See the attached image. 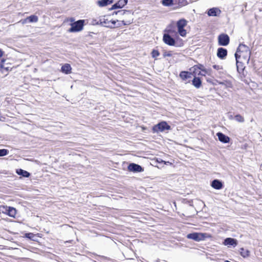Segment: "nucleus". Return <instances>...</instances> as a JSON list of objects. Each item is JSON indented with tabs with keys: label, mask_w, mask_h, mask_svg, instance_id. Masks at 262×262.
<instances>
[{
	"label": "nucleus",
	"mask_w": 262,
	"mask_h": 262,
	"mask_svg": "<svg viewBox=\"0 0 262 262\" xmlns=\"http://www.w3.org/2000/svg\"><path fill=\"white\" fill-rule=\"evenodd\" d=\"M163 56L164 57H166V56H172V54L170 53V52H165L164 54H163Z\"/></svg>",
	"instance_id": "36"
},
{
	"label": "nucleus",
	"mask_w": 262,
	"mask_h": 262,
	"mask_svg": "<svg viewBox=\"0 0 262 262\" xmlns=\"http://www.w3.org/2000/svg\"><path fill=\"white\" fill-rule=\"evenodd\" d=\"M164 42L169 46H174L175 45V40L169 34H165L163 36Z\"/></svg>",
	"instance_id": "9"
},
{
	"label": "nucleus",
	"mask_w": 262,
	"mask_h": 262,
	"mask_svg": "<svg viewBox=\"0 0 262 262\" xmlns=\"http://www.w3.org/2000/svg\"><path fill=\"white\" fill-rule=\"evenodd\" d=\"M132 23L130 20H127L126 22L124 20L119 21L118 20H113L110 15H104L100 16L97 22L94 23V24L100 25L105 27L110 28H118L123 25H129Z\"/></svg>",
	"instance_id": "2"
},
{
	"label": "nucleus",
	"mask_w": 262,
	"mask_h": 262,
	"mask_svg": "<svg viewBox=\"0 0 262 262\" xmlns=\"http://www.w3.org/2000/svg\"><path fill=\"white\" fill-rule=\"evenodd\" d=\"M0 71L6 75L8 71V67H5L4 65L0 64Z\"/></svg>",
	"instance_id": "29"
},
{
	"label": "nucleus",
	"mask_w": 262,
	"mask_h": 262,
	"mask_svg": "<svg viewBox=\"0 0 262 262\" xmlns=\"http://www.w3.org/2000/svg\"><path fill=\"white\" fill-rule=\"evenodd\" d=\"M61 71L66 74H69L72 72V67L70 64L65 63L62 66Z\"/></svg>",
	"instance_id": "13"
},
{
	"label": "nucleus",
	"mask_w": 262,
	"mask_h": 262,
	"mask_svg": "<svg viewBox=\"0 0 262 262\" xmlns=\"http://www.w3.org/2000/svg\"><path fill=\"white\" fill-rule=\"evenodd\" d=\"M187 237L196 242L204 241L207 238L211 237V235L206 233L194 232L187 234Z\"/></svg>",
	"instance_id": "3"
},
{
	"label": "nucleus",
	"mask_w": 262,
	"mask_h": 262,
	"mask_svg": "<svg viewBox=\"0 0 262 262\" xmlns=\"http://www.w3.org/2000/svg\"><path fill=\"white\" fill-rule=\"evenodd\" d=\"M27 21H28V19H27V18H26V19H25L24 20H21L23 24H26L27 22Z\"/></svg>",
	"instance_id": "37"
},
{
	"label": "nucleus",
	"mask_w": 262,
	"mask_h": 262,
	"mask_svg": "<svg viewBox=\"0 0 262 262\" xmlns=\"http://www.w3.org/2000/svg\"><path fill=\"white\" fill-rule=\"evenodd\" d=\"M27 19L30 23H36L38 20V17L34 15L28 17Z\"/></svg>",
	"instance_id": "26"
},
{
	"label": "nucleus",
	"mask_w": 262,
	"mask_h": 262,
	"mask_svg": "<svg viewBox=\"0 0 262 262\" xmlns=\"http://www.w3.org/2000/svg\"><path fill=\"white\" fill-rule=\"evenodd\" d=\"M192 73H193V72L191 71L190 72H186V71H182L180 74V77L183 80H185L187 79L191 78V76L192 75Z\"/></svg>",
	"instance_id": "14"
},
{
	"label": "nucleus",
	"mask_w": 262,
	"mask_h": 262,
	"mask_svg": "<svg viewBox=\"0 0 262 262\" xmlns=\"http://www.w3.org/2000/svg\"><path fill=\"white\" fill-rule=\"evenodd\" d=\"M162 4L164 6H170L173 5V0H162Z\"/></svg>",
	"instance_id": "27"
},
{
	"label": "nucleus",
	"mask_w": 262,
	"mask_h": 262,
	"mask_svg": "<svg viewBox=\"0 0 262 262\" xmlns=\"http://www.w3.org/2000/svg\"><path fill=\"white\" fill-rule=\"evenodd\" d=\"M213 68L216 70L218 71L219 73H223L222 66L220 65H213Z\"/></svg>",
	"instance_id": "32"
},
{
	"label": "nucleus",
	"mask_w": 262,
	"mask_h": 262,
	"mask_svg": "<svg viewBox=\"0 0 262 262\" xmlns=\"http://www.w3.org/2000/svg\"><path fill=\"white\" fill-rule=\"evenodd\" d=\"M159 52L158 50H154L151 52V55L153 58H156L159 55Z\"/></svg>",
	"instance_id": "34"
},
{
	"label": "nucleus",
	"mask_w": 262,
	"mask_h": 262,
	"mask_svg": "<svg viewBox=\"0 0 262 262\" xmlns=\"http://www.w3.org/2000/svg\"><path fill=\"white\" fill-rule=\"evenodd\" d=\"M217 82L219 84L222 85L226 88L232 86V83L230 81L225 80L224 81H217Z\"/></svg>",
	"instance_id": "24"
},
{
	"label": "nucleus",
	"mask_w": 262,
	"mask_h": 262,
	"mask_svg": "<svg viewBox=\"0 0 262 262\" xmlns=\"http://www.w3.org/2000/svg\"><path fill=\"white\" fill-rule=\"evenodd\" d=\"M9 207L7 206H0V212L7 214Z\"/></svg>",
	"instance_id": "28"
},
{
	"label": "nucleus",
	"mask_w": 262,
	"mask_h": 262,
	"mask_svg": "<svg viewBox=\"0 0 262 262\" xmlns=\"http://www.w3.org/2000/svg\"><path fill=\"white\" fill-rule=\"evenodd\" d=\"M186 25L187 21L184 19L179 20L177 23L178 32L182 37H185L186 35V30L184 29Z\"/></svg>",
	"instance_id": "5"
},
{
	"label": "nucleus",
	"mask_w": 262,
	"mask_h": 262,
	"mask_svg": "<svg viewBox=\"0 0 262 262\" xmlns=\"http://www.w3.org/2000/svg\"><path fill=\"white\" fill-rule=\"evenodd\" d=\"M195 75H194V78L192 80V84L196 88H199L201 85L202 82L199 78L195 77Z\"/></svg>",
	"instance_id": "18"
},
{
	"label": "nucleus",
	"mask_w": 262,
	"mask_h": 262,
	"mask_svg": "<svg viewBox=\"0 0 262 262\" xmlns=\"http://www.w3.org/2000/svg\"><path fill=\"white\" fill-rule=\"evenodd\" d=\"M4 54V52L2 50L0 49V58L3 56Z\"/></svg>",
	"instance_id": "38"
},
{
	"label": "nucleus",
	"mask_w": 262,
	"mask_h": 262,
	"mask_svg": "<svg viewBox=\"0 0 262 262\" xmlns=\"http://www.w3.org/2000/svg\"><path fill=\"white\" fill-rule=\"evenodd\" d=\"M201 69H204L202 65L194 66L190 69V71H192L194 75H196L199 73L200 70L201 71Z\"/></svg>",
	"instance_id": "17"
},
{
	"label": "nucleus",
	"mask_w": 262,
	"mask_h": 262,
	"mask_svg": "<svg viewBox=\"0 0 262 262\" xmlns=\"http://www.w3.org/2000/svg\"><path fill=\"white\" fill-rule=\"evenodd\" d=\"M218 41L221 46H227L229 42V37L227 34H222L218 37Z\"/></svg>",
	"instance_id": "7"
},
{
	"label": "nucleus",
	"mask_w": 262,
	"mask_h": 262,
	"mask_svg": "<svg viewBox=\"0 0 262 262\" xmlns=\"http://www.w3.org/2000/svg\"><path fill=\"white\" fill-rule=\"evenodd\" d=\"M16 214V210L12 207H9L7 215L12 217H15Z\"/></svg>",
	"instance_id": "21"
},
{
	"label": "nucleus",
	"mask_w": 262,
	"mask_h": 262,
	"mask_svg": "<svg viewBox=\"0 0 262 262\" xmlns=\"http://www.w3.org/2000/svg\"><path fill=\"white\" fill-rule=\"evenodd\" d=\"M9 151L6 149H0V157L6 156L8 154Z\"/></svg>",
	"instance_id": "33"
},
{
	"label": "nucleus",
	"mask_w": 262,
	"mask_h": 262,
	"mask_svg": "<svg viewBox=\"0 0 262 262\" xmlns=\"http://www.w3.org/2000/svg\"><path fill=\"white\" fill-rule=\"evenodd\" d=\"M113 2V0H101L97 2L98 5L100 7L107 6Z\"/></svg>",
	"instance_id": "23"
},
{
	"label": "nucleus",
	"mask_w": 262,
	"mask_h": 262,
	"mask_svg": "<svg viewBox=\"0 0 262 262\" xmlns=\"http://www.w3.org/2000/svg\"><path fill=\"white\" fill-rule=\"evenodd\" d=\"M227 51L226 49L220 48L217 50V55L221 58H224L227 56Z\"/></svg>",
	"instance_id": "16"
},
{
	"label": "nucleus",
	"mask_w": 262,
	"mask_h": 262,
	"mask_svg": "<svg viewBox=\"0 0 262 262\" xmlns=\"http://www.w3.org/2000/svg\"><path fill=\"white\" fill-rule=\"evenodd\" d=\"M217 12H220V10L216 8H213L210 9L208 11L209 16H216Z\"/></svg>",
	"instance_id": "19"
},
{
	"label": "nucleus",
	"mask_w": 262,
	"mask_h": 262,
	"mask_svg": "<svg viewBox=\"0 0 262 262\" xmlns=\"http://www.w3.org/2000/svg\"><path fill=\"white\" fill-rule=\"evenodd\" d=\"M224 244L228 246H233L235 247L237 245V242L235 239L229 237L225 239Z\"/></svg>",
	"instance_id": "10"
},
{
	"label": "nucleus",
	"mask_w": 262,
	"mask_h": 262,
	"mask_svg": "<svg viewBox=\"0 0 262 262\" xmlns=\"http://www.w3.org/2000/svg\"><path fill=\"white\" fill-rule=\"evenodd\" d=\"M240 254L244 258L248 257L250 255V251L247 249H244L243 248L240 249Z\"/></svg>",
	"instance_id": "22"
},
{
	"label": "nucleus",
	"mask_w": 262,
	"mask_h": 262,
	"mask_svg": "<svg viewBox=\"0 0 262 262\" xmlns=\"http://www.w3.org/2000/svg\"><path fill=\"white\" fill-rule=\"evenodd\" d=\"M128 170L133 172H142L143 168L139 165L132 163L128 166Z\"/></svg>",
	"instance_id": "8"
},
{
	"label": "nucleus",
	"mask_w": 262,
	"mask_h": 262,
	"mask_svg": "<svg viewBox=\"0 0 262 262\" xmlns=\"http://www.w3.org/2000/svg\"><path fill=\"white\" fill-rule=\"evenodd\" d=\"M124 19H125V17H124V19H123V20H124L125 22H126V21H127V20H130V21H132V23L133 22V21H132V19H128V20H125Z\"/></svg>",
	"instance_id": "39"
},
{
	"label": "nucleus",
	"mask_w": 262,
	"mask_h": 262,
	"mask_svg": "<svg viewBox=\"0 0 262 262\" xmlns=\"http://www.w3.org/2000/svg\"><path fill=\"white\" fill-rule=\"evenodd\" d=\"M33 236H34L33 234L32 233H27L26 234V236L29 238H31Z\"/></svg>",
	"instance_id": "35"
},
{
	"label": "nucleus",
	"mask_w": 262,
	"mask_h": 262,
	"mask_svg": "<svg viewBox=\"0 0 262 262\" xmlns=\"http://www.w3.org/2000/svg\"><path fill=\"white\" fill-rule=\"evenodd\" d=\"M226 262H230V261H228V260H226Z\"/></svg>",
	"instance_id": "41"
},
{
	"label": "nucleus",
	"mask_w": 262,
	"mask_h": 262,
	"mask_svg": "<svg viewBox=\"0 0 262 262\" xmlns=\"http://www.w3.org/2000/svg\"><path fill=\"white\" fill-rule=\"evenodd\" d=\"M170 126L165 121H162L152 127V131L154 133L159 132H162L165 130H170Z\"/></svg>",
	"instance_id": "4"
},
{
	"label": "nucleus",
	"mask_w": 262,
	"mask_h": 262,
	"mask_svg": "<svg viewBox=\"0 0 262 262\" xmlns=\"http://www.w3.org/2000/svg\"><path fill=\"white\" fill-rule=\"evenodd\" d=\"M163 162H164V163H165V164H168V163H169V162H165V161H163Z\"/></svg>",
	"instance_id": "40"
},
{
	"label": "nucleus",
	"mask_w": 262,
	"mask_h": 262,
	"mask_svg": "<svg viewBox=\"0 0 262 262\" xmlns=\"http://www.w3.org/2000/svg\"><path fill=\"white\" fill-rule=\"evenodd\" d=\"M234 118L235 120L238 122H243L245 121L244 118L241 115H236Z\"/></svg>",
	"instance_id": "30"
},
{
	"label": "nucleus",
	"mask_w": 262,
	"mask_h": 262,
	"mask_svg": "<svg viewBox=\"0 0 262 262\" xmlns=\"http://www.w3.org/2000/svg\"><path fill=\"white\" fill-rule=\"evenodd\" d=\"M84 20H79L71 24V27L69 30L70 32H79L82 30Z\"/></svg>",
	"instance_id": "6"
},
{
	"label": "nucleus",
	"mask_w": 262,
	"mask_h": 262,
	"mask_svg": "<svg viewBox=\"0 0 262 262\" xmlns=\"http://www.w3.org/2000/svg\"><path fill=\"white\" fill-rule=\"evenodd\" d=\"M116 14H118L120 15H130V13L128 11H125V10H119L117 12H116Z\"/></svg>",
	"instance_id": "31"
},
{
	"label": "nucleus",
	"mask_w": 262,
	"mask_h": 262,
	"mask_svg": "<svg viewBox=\"0 0 262 262\" xmlns=\"http://www.w3.org/2000/svg\"><path fill=\"white\" fill-rule=\"evenodd\" d=\"M250 54L248 47L243 44L239 45L235 54L237 70L238 72L242 71L244 69V65L249 63Z\"/></svg>",
	"instance_id": "1"
},
{
	"label": "nucleus",
	"mask_w": 262,
	"mask_h": 262,
	"mask_svg": "<svg viewBox=\"0 0 262 262\" xmlns=\"http://www.w3.org/2000/svg\"><path fill=\"white\" fill-rule=\"evenodd\" d=\"M211 186L216 189H221L223 186L222 182L218 180H213L211 183Z\"/></svg>",
	"instance_id": "15"
},
{
	"label": "nucleus",
	"mask_w": 262,
	"mask_h": 262,
	"mask_svg": "<svg viewBox=\"0 0 262 262\" xmlns=\"http://www.w3.org/2000/svg\"><path fill=\"white\" fill-rule=\"evenodd\" d=\"M17 173L18 174L21 175V176H22L24 177H26V178H28L30 176V173L28 171L24 170L21 169L17 170Z\"/></svg>",
	"instance_id": "25"
},
{
	"label": "nucleus",
	"mask_w": 262,
	"mask_h": 262,
	"mask_svg": "<svg viewBox=\"0 0 262 262\" xmlns=\"http://www.w3.org/2000/svg\"><path fill=\"white\" fill-rule=\"evenodd\" d=\"M206 74L208 75H211V70L206 69H201V71H199V73H198V75H202L204 76H205Z\"/></svg>",
	"instance_id": "20"
},
{
	"label": "nucleus",
	"mask_w": 262,
	"mask_h": 262,
	"mask_svg": "<svg viewBox=\"0 0 262 262\" xmlns=\"http://www.w3.org/2000/svg\"><path fill=\"white\" fill-rule=\"evenodd\" d=\"M216 136H217L219 140L223 143H227L230 141L229 137L222 133H217L216 134Z\"/></svg>",
	"instance_id": "12"
},
{
	"label": "nucleus",
	"mask_w": 262,
	"mask_h": 262,
	"mask_svg": "<svg viewBox=\"0 0 262 262\" xmlns=\"http://www.w3.org/2000/svg\"><path fill=\"white\" fill-rule=\"evenodd\" d=\"M127 0H119L115 4L113 5L112 9L122 8L127 3Z\"/></svg>",
	"instance_id": "11"
}]
</instances>
